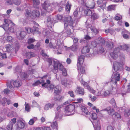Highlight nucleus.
Here are the masks:
<instances>
[{
  "instance_id": "nucleus-1",
  "label": "nucleus",
  "mask_w": 130,
  "mask_h": 130,
  "mask_svg": "<svg viewBox=\"0 0 130 130\" xmlns=\"http://www.w3.org/2000/svg\"><path fill=\"white\" fill-rule=\"evenodd\" d=\"M4 24L2 26V27L5 31H8L11 32H14V27L15 24L10 20L8 19L4 20Z\"/></svg>"
},
{
  "instance_id": "nucleus-2",
  "label": "nucleus",
  "mask_w": 130,
  "mask_h": 130,
  "mask_svg": "<svg viewBox=\"0 0 130 130\" xmlns=\"http://www.w3.org/2000/svg\"><path fill=\"white\" fill-rule=\"evenodd\" d=\"M84 58L85 56H84L80 55L79 57L77 64L78 72L82 74L84 73L85 72V68H84L82 66V65L83 62Z\"/></svg>"
},
{
  "instance_id": "nucleus-3",
  "label": "nucleus",
  "mask_w": 130,
  "mask_h": 130,
  "mask_svg": "<svg viewBox=\"0 0 130 130\" xmlns=\"http://www.w3.org/2000/svg\"><path fill=\"white\" fill-rule=\"evenodd\" d=\"M111 78V81L112 83L116 85L117 82L119 81L120 80V73H118V72L116 73H114L113 72Z\"/></svg>"
},
{
  "instance_id": "nucleus-4",
  "label": "nucleus",
  "mask_w": 130,
  "mask_h": 130,
  "mask_svg": "<svg viewBox=\"0 0 130 130\" xmlns=\"http://www.w3.org/2000/svg\"><path fill=\"white\" fill-rule=\"evenodd\" d=\"M74 23V21L73 20L71 16H69L66 18L64 19V26L66 27L68 25L71 27H74L73 24Z\"/></svg>"
},
{
  "instance_id": "nucleus-5",
  "label": "nucleus",
  "mask_w": 130,
  "mask_h": 130,
  "mask_svg": "<svg viewBox=\"0 0 130 130\" xmlns=\"http://www.w3.org/2000/svg\"><path fill=\"white\" fill-rule=\"evenodd\" d=\"M42 6L43 9L46 12H50L52 10L51 6V4L48 1H45L44 3L42 4Z\"/></svg>"
},
{
  "instance_id": "nucleus-6",
  "label": "nucleus",
  "mask_w": 130,
  "mask_h": 130,
  "mask_svg": "<svg viewBox=\"0 0 130 130\" xmlns=\"http://www.w3.org/2000/svg\"><path fill=\"white\" fill-rule=\"evenodd\" d=\"M113 68L116 72H117L118 71H122V65L120 62L117 61H115L113 62Z\"/></svg>"
},
{
  "instance_id": "nucleus-7",
  "label": "nucleus",
  "mask_w": 130,
  "mask_h": 130,
  "mask_svg": "<svg viewBox=\"0 0 130 130\" xmlns=\"http://www.w3.org/2000/svg\"><path fill=\"white\" fill-rule=\"evenodd\" d=\"M77 103V102H73L72 104L66 106L65 108V111L67 113L73 111L75 108L74 104Z\"/></svg>"
},
{
  "instance_id": "nucleus-8",
  "label": "nucleus",
  "mask_w": 130,
  "mask_h": 130,
  "mask_svg": "<svg viewBox=\"0 0 130 130\" xmlns=\"http://www.w3.org/2000/svg\"><path fill=\"white\" fill-rule=\"evenodd\" d=\"M120 52V49L119 47L116 48L113 52L110 54V55L114 59H117L118 57V54Z\"/></svg>"
},
{
  "instance_id": "nucleus-9",
  "label": "nucleus",
  "mask_w": 130,
  "mask_h": 130,
  "mask_svg": "<svg viewBox=\"0 0 130 130\" xmlns=\"http://www.w3.org/2000/svg\"><path fill=\"white\" fill-rule=\"evenodd\" d=\"M26 34V32L23 31H18L16 33L17 38L19 40H22L25 37Z\"/></svg>"
},
{
  "instance_id": "nucleus-10",
  "label": "nucleus",
  "mask_w": 130,
  "mask_h": 130,
  "mask_svg": "<svg viewBox=\"0 0 130 130\" xmlns=\"http://www.w3.org/2000/svg\"><path fill=\"white\" fill-rule=\"evenodd\" d=\"M75 92L82 96L84 95L85 93L84 89L80 87H77Z\"/></svg>"
},
{
  "instance_id": "nucleus-11",
  "label": "nucleus",
  "mask_w": 130,
  "mask_h": 130,
  "mask_svg": "<svg viewBox=\"0 0 130 130\" xmlns=\"http://www.w3.org/2000/svg\"><path fill=\"white\" fill-rule=\"evenodd\" d=\"M96 42L98 44H99L101 46H104L105 44V41L104 39L101 36L99 37L96 40Z\"/></svg>"
},
{
  "instance_id": "nucleus-12",
  "label": "nucleus",
  "mask_w": 130,
  "mask_h": 130,
  "mask_svg": "<svg viewBox=\"0 0 130 130\" xmlns=\"http://www.w3.org/2000/svg\"><path fill=\"white\" fill-rule=\"evenodd\" d=\"M86 7L90 9L93 8L95 5V3L93 1H89L85 4Z\"/></svg>"
},
{
  "instance_id": "nucleus-13",
  "label": "nucleus",
  "mask_w": 130,
  "mask_h": 130,
  "mask_svg": "<svg viewBox=\"0 0 130 130\" xmlns=\"http://www.w3.org/2000/svg\"><path fill=\"white\" fill-rule=\"evenodd\" d=\"M104 110L107 111L108 113L110 115L112 116L115 113V111L112 108H111L110 107H108L105 109L101 110V111Z\"/></svg>"
},
{
  "instance_id": "nucleus-14",
  "label": "nucleus",
  "mask_w": 130,
  "mask_h": 130,
  "mask_svg": "<svg viewBox=\"0 0 130 130\" xmlns=\"http://www.w3.org/2000/svg\"><path fill=\"white\" fill-rule=\"evenodd\" d=\"M17 125V129H19L24 128L25 126V124L21 120H20L18 121Z\"/></svg>"
},
{
  "instance_id": "nucleus-15",
  "label": "nucleus",
  "mask_w": 130,
  "mask_h": 130,
  "mask_svg": "<svg viewBox=\"0 0 130 130\" xmlns=\"http://www.w3.org/2000/svg\"><path fill=\"white\" fill-rule=\"evenodd\" d=\"M5 47L7 53H8L12 52L13 50V46L12 44H7L6 45Z\"/></svg>"
},
{
  "instance_id": "nucleus-16",
  "label": "nucleus",
  "mask_w": 130,
  "mask_h": 130,
  "mask_svg": "<svg viewBox=\"0 0 130 130\" xmlns=\"http://www.w3.org/2000/svg\"><path fill=\"white\" fill-rule=\"evenodd\" d=\"M31 15L34 18H36L39 17L40 14L39 11L37 10L34 9L33 10L31 13Z\"/></svg>"
},
{
  "instance_id": "nucleus-17",
  "label": "nucleus",
  "mask_w": 130,
  "mask_h": 130,
  "mask_svg": "<svg viewBox=\"0 0 130 130\" xmlns=\"http://www.w3.org/2000/svg\"><path fill=\"white\" fill-rule=\"evenodd\" d=\"M119 48L120 49H121L123 50H126L127 52H130V48L126 44H125L122 45H120V48Z\"/></svg>"
},
{
  "instance_id": "nucleus-18",
  "label": "nucleus",
  "mask_w": 130,
  "mask_h": 130,
  "mask_svg": "<svg viewBox=\"0 0 130 130\" xmlns=\"http://www.w3.org/2000/svg\"><path fill=\"white\" fill-rule=\"evenodd\" d=\"M61 91L60 87L59 86H56L54 90V92L56 95L60 94Z\"/></svg>"
},
{
  "instance_id": "nucleus-19",
  "label": "nucleus",
  "mask_w": 130,
  "mask_h": 130,
  "mask_svg": "<svg viewBox=\"0 0 130 130\" xmlns=\"http://www.w3.org/2000/svg\"><path fill=\"white\" fill-rule=\"evenodd\" d=\"M90 28L92 32L94 34L96 35L99 33V30L97 29L95 27L93 26H91Z\"/></svg>"
},
{
  "instance_id": "nucleus-20",
  "label": "nucleus",
  "mask_w": 130,
  "mask_h": 130,
  "mask_svg": "<svg viewBox=\"0 0 130 130\" xmlns=\"http://www.w3.org/2000/svg\"><path fill=\"white\" fill-rule=\"evenodd\" d=\"M64 98V97L61 95H58L54 98V100L56 102H61Z\"/></svg>"
},
{
  "instance_id": "nucleus-21",
  "label": "nucleus",
  "mask_w": 130,
  "mask_h": 130,
  "mask_svg": "<svg viewBox=\"0 0 130 130\" xmlns=\"http://www.w3.org/2000/svg\"><path fill=\"white\" fill-rule=\"evenodd\" d=\"M55 105V104L54 103H47L46 104L44 107V109L45 110H47L49 108L51 109L53 108Z\"/></svg>"
},
{
  "instance_id": "nucleus-22",
  "label": "nucleus",
  "mask_w": 130,
  "mask_h": 130,
  "mask_svg": "<svg viewBox=\"0 0 130 130\" xmlns=\"http://www.w3.org/2000/svg\"><path fill=\"white\" fill-rule=\"evenodd\" d=\"M25 55L27 58L28 59L35 56L34 53L31 52H27L26 53Z\"/></svg>"
},
{
  "instance_id": "nucleus-23",
  "label": "nucleus",
  "mask_w": 130,
  "mask_h": 130,
  "mask_svg": "<svg viewBox=\"0 0 130 130\" xmlns=\"http://www.w3.org/2000/svg\"><path fill=\"white\" fill-rule=\"evenodd\" d=\"M90 50L88 47L87 46H84L83 47L82 50V53L85 54L88 53Z\"/></svg>"
},
{
  "instance_id": "nucleus-24",
  "label": "nucleus",
  "mask_w": 130,
  "mask_h": 130,
  "mask_svg": "<svg viewBox=\"0 0 130 130\" xmlns=\"http://www.w3.org/2000/svg\"><path fill=\"white\" fill-rule=\"evenodd\" d=\"M40 4L39 0H35L33 1V6L35 8L38 7V5Z\"/></svg>"
},
{
  "instance_id": "nucleus-25",
  "label": "nucleus",
  "mask_w": 130,
  "mask_h": 130,
  "mask_svg": "<svg viewBox=\"0 0 130 130\" xmlns=\"http://www.w3.org/2000/svg\"><path fill=\"white\" fill-rule=\"evenodd\" d=\"M81 109L83 112L87 115H89L90 113L87 108L85 106H82L81 107Z\"/></svg>"
},
{
  "instance_id": "nucleus-26",
  "label": "nucleus",
  "mask_w": 130,
  "mask_h": 130,
  "mask_svg": "<svg viewBox=\"0 0 130 130\" xmlns=\"http://www.w3.org/2000/svg\"><path fill=\"white\" fill-rule=\"evenodd\" d=\"M71 6V4L70 3L69 1H68L66 6V9L69 13L70 11Z\"/></svg>"
},
{
  "instance_id": "nucleus-27",
  "label": "nucleus",
  "mask_w": 130,
  "mask_h": 130,
  "mask_svg": "<svg viewBox=\"0 0 130 130\" xmlns=\"http://www.w3.org/2000/svg\"><path fill=\"white\" fill-rule=\"evenodd\" d=\"M91 15V19L93 20H96L99 17L98 15L95 13H92Z\"/></svg>"
},
{
  "instance_id": "nucleus-28",
  "label": "nucleus",
  "mask_w": 130,
  "mask_h": 130,
  "mask_svg": "<svg viewBox=\"0 0 130 130\" xmlns=\"http://www.w3.org/2000/svg\"><path fill=\"white\" fill-rule=\"evenodd\" d=\"M84 12L85 15L87 16H90L92 13L91 10L89 9H85L84 11Z\"/></svg>"
},
{
  "instance_id": "nucleus-29",
  "label": "nucleus",
  "mask_w": 130,
  "mask_h": 130,
  "mask_svg": "<svg viewBox=\"0 0 130 130\" xmlns=\"http://www.w3.org/2000/svg\"><path fill=\"white\" fill-rule=\"evenodd\" d=\"M6 128L8 130H12L13 129V124L10 121L7 125Z\"/></svg>"
},
{
  "instance_id": "nucleus-30",
  "label": "nucleus",
  "mask_w": 130,
  "mask_h": 130,
  "mask_svg": "<svg viewBox=\"0 0 130 130\" xmlns=\"http://www.w3.org/2000/svg\"><path fill=\"white\" fill-rule=\"evenodd\" d=\"M37 120V118L36 117H34L31 119L28 122V124L30 125H33L35 122Z\"/></svg>"
},
{
  "instance_id": "nucleus-31",
  "label": "nucleus",
  "mask_w": 130,
  "mask_h": 130,
  "mask_svg": "<svg viewBox=\"0 0 130 130\" xmlns=\"http://www.w3.org/2000/svg\"><path fill=\"white\" fill-rule=\"evenodd\" d=\"M78 46V45L74 43L72 46L70 47L69 48H70L71 50L72 51H75L77 50Z\"/></svg>"
},
{
  "instance_id": "nucleus-32",
  "label": "nucleus",
  "mask_w": 130,
  "mask_h": 130,
  "mask_svg": "<svg viewBox=\"0 0 130 130\" xmlns=\"http://www.w3.org/2000/svg\"><path fill=\"white\" fill-rule=\"evenodd\" d=\"M87 89L90 93L93 94H94L96 92L95 90H94L92 88L89 86H87Z\"/></svg>"
},
{
  "instance_id": "nucleus-33",
  "label": "nucleus",
  "mask_w": 130,
  "mask_h": 130,
  "mask_svg": "<svg viewBox=\"0 0 130 130\" xmlns=\"http://www.w3.org/2000/svg\"><path fill=\"white\" fill-rule=\"evenodd\" d=\"M115 19L116 20L119 21L122 19V15L119 14L117 13L115 17Z\"/></svg>"
},
{
  "instance_id": "nucleus-34",
  "label": "nucleus",
  "mask_w": 130,
  "mask_h": 130,
  "mask_svg": "<svg viewBox=\"0 0 130 130\" xmlns=\"http://www.w3.org/2000/svg\"><path fill=\"white\" fill-rule=\"evenodd\" d=\"M13 85L14 87H18L21 86L20 82L19 81L15 80L13 82Z\"/></svg>"
},
{
  "instance_id": "nucleus-35",
  "label": "nucleus",
  "mask_w": 130,
  "mask_h": 130,
  "mask_svg": "<svg viewBox=\"0 0 130 130\" xmlns=\"http://www.w3.org/2000/svg\"><path fill=\"white\" fill-rule=\"evenodd\" d=\"M26 12L25 13V15L27 17H30L31 15V11L30 9H27L25 10Z\"/></svg>"
},
{
  "instance_id": "nucleus-36",
  "label": "nucleus",
  "mask_w": 130,
  "mask_h": 130,
  "mask_svg": "<svg viewBox=\"0 0 130 130\" xmlns=\"http://www.w3.org/2000/svg\"><path fill=\"white\" fill-rule=\"evenodd\" d=\"M13 3L17 5H20L21 3V0H12Z\"/></svg>"
},
{
  "instance_id": "nucleus-37",
  "label": "nucleus",
  "mask_w": 130,
  "mask_h": 130,
  "mask_svg": "<svg viewBox=\"0 0 130 130\" xmlns=\"http://www.w3.org/2000/svg\"><path fill=\"white\" fill-rule=\"evenodd\" d=\"M3 59H5L7 58V57H9L10 56V54L7 53H4V54H2L1 55Z\"/></svg>"
},
{
  "instance_id": "nucleus-38",
  "label": "nucleus",
  "mask_w": 130,
  "mask_h": 130,
  "mask_svg": "<svg viewBox=\"0 0 130 130\" xmlns=\"http://www.w3.org/2000/svg\"><path fill=\"white\" fill-rule=\"evenodd\" d=\"M44 80H42L41 82H40L39 80H38L35 82V83L32 84V85L33 86H37L44 82Z\"/></svg>"
},
{
  "instance_id": "nucleus-39",
  "label": "nucleus",
  "mask_w": 130,
  "mask_h": 130,
  "mask_svg": "<svg viewBox=\"0 0 130 130\" xmlns=\"http://www.w3.org/2000/svg\"><path fill=\"white\" fill-rule=\"evenodd\" d=\"M6 40L9 42H12L13 41V39L12 37L10 36H7Z\"/></svg>"
},
{
  "instance_id": "nucleus-40",
  "label": "nucleus",
  "mask_w": 130,
  "mask_h": 130,
  "mask_svg": "<svg viewBox=\"0 0 130 130\" xmlns=\"http://www.w3.org/2000/svg\"><path fill=\"white\" fill-rule=\"evenodd\" d=\"M54 67L55 70H58V62L56 61H54Z\"/></svg>"
},
{
  "instance_id": "nucleus-41",
  "label": "nucleus",
  "mask_w": 130,
  "mask_h": 130,
  "mask_svg": "<svg viewBox=\"0 0 130 130\" xmlns=\"http://www.w3.org/2000/svg\"><path fill=\"white\" fill-rule=\"evenodd\" d=\"M125 112L124 114L125 116L126 117H128L130 115V110L128 109H125Z\"/></svg>"
},
{
  "instance_id": "nucleus-42",
  "label": "nucleus",
  "mask_w": 130,
  "mask_h": 130,
  "mask_svg": "<svg viewBox=\"0 0 130 130\" xmlns=\"http://www.w3.org/2000/svg\"><path fill=\"white\" fill-rule=\"evenodd\" d=\"M56 86L52 84L50 85L47 87L48 89L49 90H53L54 89H54L55 88Z\"/></svg>"
},
{
  "instance_id": "nucleus-43",
  "label": "nucleus",
  "mask_w": 130,
  "mask_h": 130,
  "mask_svg": "<svg viewBox=\"0 0 130 130\" xmlns=\"http://www.w3.org/2000/svg\"><path fill=\"white\" fill-rule=\"evenodd\" d=\"M111 93L110 90H107L104 91L103 93V95L105 96H107L109 95Z\"/></svg>"
},
{
  "instance_id": "nucleus-44",
  "label": "nucleus",
  "mask_w": 130,
  "mask_h": 130,
  "mask_svg": "<svg viewBox=\"0 0 130 130\" xmlns=\"http://www.w3.org/2000/svg\"><path fill=\"white\" fill-rule=\"evenodd\" d=\"M108 11H111L115 9V6L114 5H111L109 6L107 8Z\"/></svg>"
},
{
  "instance_id": "nucleus-45",
  "label": "nucleus",
  "mask_w": 130,
  "mask_h": 130,
  "mask_svg": "<svg viewBox=\"0 0 130 130\" xmlns=\"http://www.w3.org/2000/svg\"><path fill=\"white\" fill-rule=\"evenodd\" d=\"M25 29L28 33H30L34 32V30L29 27L26 28Z\"/></svg>"
},
{
  "instance_id": "nucleus-46",
  "label": "nucleus",
  "mask_w": 130,
  "mask_h": 130,
  "mask_svg": "<svg viewBox=\"0 0 130 130\" xmlns=\"http://www.w3.org/2000/svg\"><path fill=\"white\" fill-rule=\"evenodd\" d=\"M106 46L110 48H112L113 47V43L112 42H110L107 44Z\"/></svg>"
},
{
  "instance_id": "nucleus-47",
  "label": "nucleus",
  "mask_w": 130,
  "mask_h": 130,
  "mask_svg": "<svg viewBox=\"0 0 130 130\" xmlns=\"http://www.w3.org/2000/svg\"><path fill=\"white\" fill-rule=\"evenodd\" d=\"M92 119L93 120H95L97 118V114L95 113H93L91 117Z\"/></svg>"
},
{
  "instance_id": "nucleus-48",
  "label": "nucleus",
  "mask_w": 130,
  "mask_h": 130,
  "mask_svg": "<svg viewBox=\"0 0 130 130\" xmlns=\"http://www.w3.org/2000/svg\"><path fill=\"white\" fill-rule=\"evenodd\" d=\"M81 83L84 86H86L87 88V86H89L87 82H85L83 80V79H82L80 81Z\"/></svg>"
},
{
  "instance_id": "nucleus-49",
  "label": "nucleus",
  "mask_w": 130,
  "mask_h": 130,
  "mask_svg": "<svg viewBox=\"0 0 130 130\" xmlns=\"http://www.w3.org/2000/svg\"><path fill=\"white\" fill-rule=\"evenodd\" d=\"M51 126L53 127L57 128L58 126L57 122L56 121H55L53 122L51 124Z\"/></svg>"
},
{
  "instance_id": "nucleus-50",
  "label": "nucleus",
  "mask_w": 130,
  "mask_h": 130,
  "mask_svg": "<svg viewBox=\"0 0 130 130\" xmlns=\"http://www.w3.org/2000/svg\"><path fill=\"white\" fill-rule=\"evenodd\" d=\"M68 93L70 95V96L72 98H74L75 97V95L74 92L72 91H70L68 92Z\"/></svg>"
},
{
  "instance_id": "nucleus-51",
  "label": "nucleus",
  "mask_w": 130,
  "mask_h": 130,
  "mask_svg": "<svg viewBox=\"0 0 130 130\" xmlns=\"http://www.w3.org/2000/svg\"><path fill=\"white\" fill-rule=\"evenodd\" d=\"M35 41V39H33L32 38H30L28 39V44H30Z\"/></svg>"
},
{
  "instance_id": "nucleus-52",
  "label": "nucleus",
  "mask_w": 130,
  "mask_h": 130,
  "mask_svg": "<svg viewBox=\"0 0 130 130\" xmlns=\"http://www.w3.org/2000/svg\"><path fill=\"white\" fill-rule=\"evenodd\" d=\"M39 129L41 130H51V128L50 127L46 126L40 127V128H39Z\"/></svg>"
},
{
  "instance_id": "nucleus-53",
  "label": "nucleus",
  "mask_w": 130,
  "mask_h": 130,
  "mask_svg": "<svg viewBox=\"0 0 130 130\" xmlns=\"http://www.w3.org/2000/svg\"><path fill=\"white\" fill-rule=\"evenodd\" d=\"M110 103L114 106H116L115 100L113 98H112L110 101Z\"/></svg>"
},
{
  "instance_id": "nucleus-54",
  "label": "nucleus",
  "mask_w": 130,
  "mask_h": 130,
  "mask_svg": "<svg viewBox=\"0 0 130 130\" xmlns=\"http://www.w3.org/2000/svg\"><path fill=\"white\" fill-rule=\"evenodd\" d=\"M97 43L95 41H93L91 42V47L93 48H95L97 46Z\"/></svg>"
},
{
  "instance_id": "nucleus-55",
  "label": "nucleus",
  "mask_w": 130,
  "mask_h": 130,
  "mask_svg": "<svg viewBox=\"0 0 130 130\" xmlns=\"http://www.w3.org/2000/svg\"><path fill=\"white\" fill-rule=\"evenodd\" d=\"M58 66L59 68H58V69L61 71L63 70L64 69H65L63 68V66L60 63H59Z\"/></svg>"
},
{
  "instance_id": "nucleus-56",
  "label": "nucleus",
  "mask_w": 130,
  "mask_h": 130,
  "mask_svg": "<svg viewBox=\"0 0 130 130\" xmlns=\"http://www.w3.org/2000/svg\"><path fill=\"white\" fill-rule=\"evenodd\" d=\"M58 20H62L63 18V16L62 15L60 14H57L56 16Z\"/></svg>"
},
{
  "instance_id": "nucleus-57",
  "label": "nucleus",
  "mask_w": 130,
  "mask_h": 130,
  "mask_svg": "<svg viewBox=\"0 0 130 130\" xmlns=\"http://www.w3.org/2000/svg\"><path fill=\"white\" fill-rule=\"evenodd\" d=\"M7 99L4 98H3L2 100V103L3 105H5V103L6 102Z\"/></svg>"
},
{
  "instance_id": "nucleus-58",
  "label": "nucleus",
  "mask_w": 130,
  "mask_h": 130,
  "mask_svg": "<svg viewBox=\"0 0 130 130\" xmlns=\"http://www.w3.org/2000/svg\"><path fill=\"white\" fill-rule=\"evenodd\" d=\"M62 74L64 76H66L67 75V70L66 69H64L63 70H62Z\"/></svg>"
},
{
  "instance_id": "nucleus-59",
  "label": "nucleus",
  "mask_w": 130,
  "mask_h": 130,
  "mask_svg": "<svg viewBox=\"0 0 130 130\" xmlns=\"http://www.w3.org/2000/svg\"><path fill=\"white\" fill-rule=\"evenodd\" d=\"M115 117L117 119H120L121 118L120 115L117 112H115Z\"/></svg>"
},
{
  "instance_id": "nucleus-60",
  "label": "nucleus",
  "mask_w": 130,
  "mask_h": 130,
  "mask_svg": "<svg viewBox=\"0 0 130 130\" xmlns=\"http://www.w3.org/2000/svg\"><path fill=\"white\" fill-rule=\"evenodd\" d=\"M25 109L26 110V111H28L30 109L29 106L28 104H26V103H25Z\"/></svg>"
},
{
  "instance_id": "nucleus-61",
  "label": "nucleus",
  "mask_w": 130,
  "mask_h": 130,
  "mask_svg": "<svg viewBox=\"0 0 130 130\" xmlns=\"http://www.w3.org/2000/svg\"><path fill=\"white\" fill-rule=\"evenodd\" d=\"M35 46L33 44H31L27 46V48L29 49H33Z\"/></svg>"
},
{
  "instance_id": "nucleus-62",
  "label": "nucleus",
  "mask_w": 130,
  "mask_h": 130,
  "mask_svg": "<svg viewBox=\"0 0 130 130\" xmlns=\"http://www.w3.org/2000/svg\"><path fill=\"white\" fill-rule=\"evenodd\" d=\"M122 36L123 38L125 39H128L129 38V36L127 34H124Z\"/></svg>"
},
{
  "instance_id": "nucleus-63",
  "label": "nucleus",
  "mask_w": 130,
  "mask_h": 130,
  "mask_svg": "<svg viewBox=\"0 0 130 130\" xmlns=\"http://www.w3.org/2000/svg\"><path fill=\"white\" fill-rule=\"evenodd\" d=\"M101 47H100L99 48V51L101 53H103L104 52V48L103 47V46H101Z\"/></svg>"
},
{
  "instance_id": "nucleus-64",
  "label": "nucleus",
  "mask_w": 130,
  "mask_h": 130,
  "mask_svg": "<svg viewBox=\"0 0 130 130\" xmlns=\"http://www.w3.org/2000/svg\"><path fill=\"white\" fill-rule=\"evenodd\" d=\"M9 90H8L7 89H5L4 90V92L5 94H8Z\"/></svg>"
}]
</instances>
